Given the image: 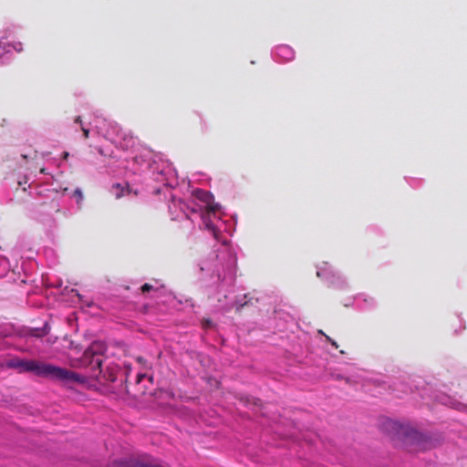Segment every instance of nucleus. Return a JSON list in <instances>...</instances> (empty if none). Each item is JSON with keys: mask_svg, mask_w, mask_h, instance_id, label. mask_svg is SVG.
<instances>
[{"mask_svg": "<svg viewBox=\"0 0 467 467\" xmlns=\"http://www.w3.org/2000/svg\"><path fill=\"white\" fill-rule=\"evenodd\" d=\"M136 360L140 363V364H145L146 363V359L142 357H138L136 358Z\"/></svg>", "mask_w": 467, "mask_h": 467, "instance_id": "9b49d317", "label": "nucleus"}, {"mask_svg": "<svg viewBox=\"0 0 467 467\" xmlns=\"http://www.w3.org/2000/svg\"><path fill=\"white\" fill-rule=\"evenodd\" d=\"M206 225H207V227H208L209 229H211V230H213V231L214 230V227H213L211 223H206Z\"/></svg>", "mask_w": 467, "mask_h": 467, "instance_id": "a211bd4d", "label": "nucleus"}, {"mask_svg": "<svg viewBox=\"0 0 467 467\" xmlns=\"http://www.w3.org/2000/svg\"><path fill=\"white\" fill-rule=\"evenodd\" d=\"M327 341H328V342H330V343H331V345H332L333 347H335L336 348H338L337 343L335 340H333L331 337H327Z\"/></svg>", "mask_w": 467, "mask_h": 467, "instance_id": "9d476101", "label": "nucleus"}, {"mask_svg": "<svg viewBox=\"0 0 467 467\" xmlns=\"http://www.w3.org/2000/svg\"><path fill=\"white\" fill-rule=\"evenodd\" d=\"M253 401L254 405H259L261 403V400L258 399H253Z\"/></svg>", "mask_w": 467, "mask_h": 467, "instance_id": "2eb2a0df", "label": "nucleus"}, {"mask_svg": "<svg viewBox=\"0 0 467 467\" xmlns=\"http://www.w3.org/2000/svg\"><path fill=\"white\" fill-rule=\"evenodd\" d=\"M75 122H76V123H78V124H81V123H82L81 117H79V116H78V117H77V118L75 119Z\"/></svg>", "mask_w": 467, "mask_h": 467, "instance_id": "ddd939ff", "label": "nucleus"}, {"mask_svg": "<svg viewBox=\"0 0 467 467\" xmlns=\"http://www.w3.org/2000/svg\"><path fill=\"white\" fill-rule=\"evenodd\" d=\"M7 367L17 369L19 373L32 372L36 376L63 383L85 381L82 376L72 370L33 359L13 358L7 362Z\"/></svg>", "mask_w": 467, "mask_h": 467, "instance_id": "f257e3e1", "label": "nucleus"}, {"mask_svg": "<svg viewBox=\"0 0 467 467\" xmlns=\"http://www.w3.org/2000/svg\"><path fill=\"white\" fill-rule=\"evenodd\" d=\"M93 371V376L98 378L101 376V378L109 382H115L117 379L118 373L119 372V368L115 364H110L107 366L106 369L99 373L97 369H91Z\"/></svg>", "mask_w": 467, "mask_h": 467, "instance_id": "7ed1b4c3", "label": "nucleus"}, {"mask_svg": "<svg viewBox=\"0 0 467 467\" xmlns=\"http://www.w3.org/2000/svg\"><path fill=\"white\" fill-rule=\"evenodd\" d=\"M211 326H212V321H210V320H206V321H205V324H204V327H211Z\"/></svg>", "mask_w": 467, "mask_h": 467, "instance_id": "4468645a", "label": "nucleus"}, {"mask_svg": "<svg viewBox=\"0 0 467 467\" xmlns=\"http://www.w3.org/2000/svg\"><path fill=\"white\" fill-rule=\"evenodd\" d=\"M68 155H69L68 152H64L63 158L66 160V159H67Z\"/></svg>", "mask_w": 467, "mask_h": 467, "instance_id": "6ab92c4d", "label": "nucleus"}, {"mask_svg": "<svg viewBox=\"0 0 467 467\" xmlns=\"http://www.w3.org/2000/svg\"><path fill=\"white\" fill-rule=\"evenodd\" d=\"M75 195L78 196L80 199L82 198V192L80 190H76L75 191Z\"/></svg>", "mask_w": 467, "mask_h": 467, "instance_id": "f8f14e48", "label": "nucleus"}, {"mask_svg": "<svg viewBox=\"0 0 467 467\" xmlns=\"http://www.w3.org/2000/svg\"><path fill=\"white\" fill-rule=\"evenodd\" d=\"M40 172H41V173H46V169H45V168H42V169L40 170Z\"/></svg>", "mask_w": 467, "mask_h": 467, "instance_id": "aec40b11", "label": "nucleus"}, {"mask_svg": "<svg viewBox=\"0 0 467 467\" xmlns=\"http://www.w3.org/2000/svg\"><path fill=\"white\" fill-rule=\"evenodd\" d=\"M107 347L101 341H94L88 349L85 350L83 355V362L87 366H90L91 369H97L99 373L102 372V356L106 351Z\"/></svg>", "mask_w": 467, "mask_h": 467, "instance_id": "f03ea898", "label": "nucleus"}, {"mask_svg": "<svg viewBox=\"0 0 467 467\" xmlns=\"http://www.w3.org/2000/svg\"><path fill=\"white\" fill-rule=\"evenodd\" d=\"M47 333V331H45V329H41V330H40V329H36V332H35V333H33V335H34L35 337H42V336L46 335Z\"/></svg>", "mask_w": 467, "mask_h": 467, "instance_id": "6e6552de", "label": "nucleus"}, {"mask_svg": "<svg viewBox=\"0 0 467 467\" xmlns=\"http://www.w3.org/2000/svg\"><path fill=\"white\" fill-rule=\"evenodd\" d=\"M153 289V286L148 283L144 284L141 287H140V290L142 293H147V292H150Z\"/></svg>", "mask_w": 467, "mask_h": 467, "instance_id": "0eeeda50", "label": "nucleus"}, {"mask_svg": "<svg viewBox=\"0 0 467 467\" xmlns=\"http://www.w3.org/2000/svg\"><path fill=\"white\" fill-rule=\"evenodd\" d=\"M219 209L220 205L218 203H215L213 200L212 202H209V203L206 204L205 213L207 214H214Z\"/></svg>", "mask_w": 467, "mask_h": 467, "instance_id": "423d86ee", "label": "nucleus"}, {"mask_svg": "<svg viewBox=\"0 0 467 467\" xmlns=\"http://www.w3.org/2000/svg\"><path fill=\"white\" fill-rule=\"evenodd\" d=\"M81 130H82L84 138L88 139L89 137V130L86 129L84 127H81Z\"/></svg>", "mask_w": 467, "mask_h": 467, "instance_id": "1a4fd4ad", "label": "nucleus"}, {"mask_svg": "<svg viewBox=\"0 0 467 467\" xmlns=\"http://www.w3.org/2000/svg\"><path fill=\"white\" fill-rule=\"evenodd\" d=\"M125 368H126L127 371H130L131 370V365L130 364H125Z\"/></svg>", "mask_w": 467, "mask_h": 467, "instance_id": "f3484780", "label": "nucleus"}, {"mask_svg": "<svg viewBox=\"0 0 467 467\" xmlns=\"http://www.w3.org/2000/svg\"><path fill=\"white\" fill-rule=\"evenodd\" d=\"M142 378H144V375H142V374H139V375L137 376V381H138V382H140V381L142 379Z\"/></svg>", "mask_w": 467, "mask_h": 467, "instance_id": "dca6fc26", "label": "nucleus"}, {"mask_svg": "<svg viewBox=\"0 0 467 467\" xmlns=\"http://www.w3.org/2000/svg\"><path fill=\"white\" fill-rule=\"evenodd\" d=\"M193 195L196 199L200 200L201 202L204 203H209V202H212L213 200V195L207 191L202 190V189H196L193 191Z\"/></svg>", "mask_w": 467, "mask_h": 467, "instance_id": "20e7f679", "label": "nucleus"}, {"mask_svg": "<svg viewBox=\"0 0 467 467\" xmlns=\"http://www.w3.org/2000/svg\"><path fill=\"white\" fill-rule=\"evenodd\" d=\"M112 188L115 190L114 194L118 199L130 192L129 186H123L120 183L114 184Z\"/></svg>", "mask_w": 467, "mask_h": 467, "instance_id": "39448f33", "label": "nucleus"}]
</instances>
